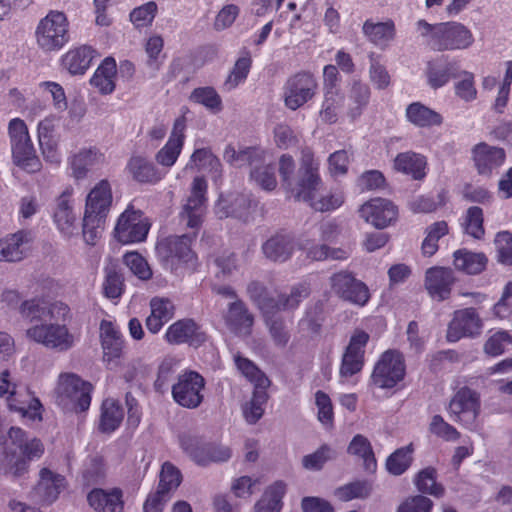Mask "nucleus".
I'll return each instance as SVG.
<instances>
[{
	"instance_id": "nucleus-60",
	"label": "nucleus",
	"mask_w": 512,
	"mask_h": 512,
	"mask_svg": "<svg viewBox=\"0 0 512 512\" xmlns=\"http://www.w3.org/2000/svg\"><path fill=\"white\" fill-rule=\"evenodd\" d=\"M123 263L141 280H149L153 273L146 259L138 252H127L123 256Z\"/></svg>"
},
{
	"instance_id": "nucleus-63",
	"label": "nucleus",
	"mask_w": 512,
	"mask_h": 512,
	"mask_svg": "<svg viewBox=\"0 0 512 512\" xmlns=\"http://www.w3.org/2000/svg\"><path fill=\"white\" fill-rule=\"evenodd\" d=\"M494 244L498 261L504 265H512V233L509 231L498 232Z\"/></svg>"
},
{
	"instance_id": "nucleus-18",
	"label": "nucleus",
	"mask_w": 512,
	"mask_h": 512,
	"mask_svg": "<svg viewBox=\"0 0 512 512\" xmlns=\"http://www.w3.org/2000/svg\"><path fill=\"white\" fill-rule=\"evenodd\" d=\"M53 221L58 230L66 237H71L78 230V217L73 207V189L66 188L55 200Z\"/></svg>"
},
{
	"instance_id": "nucleus-36",
	"label": "nucleus",
	"mask_w": 512,
	"mask_h": 512,
	"mask_svg": "<svg viewBox=\"0 0 512 512\" xmlns=\"http://www.w3.org/2000/svg\"><path fill=\"white\" fill-rule=\"evenodd\" d=\"M405 117L409 123L418 128L440 126L443 122V117L440 113L419 101L412 102L406 107Z\"/></svg>"
},
{
	"instance_id": "nucleus-24",
	"label": "nucleus",
	"mask_w": 512,
	"mask_h": 512,
	"mask_svg": "<svg viewBox=\"0 0 512 512\" xmlns=\"http://www.w3.org/2000/svg\"><path fill=\"white\" fill-rule=\"evenodd\" d=\"M29 230H19L0 239V262H19L26 256L27 245L31 242Z\"/></svg>"
},
{
	"instance_id": "nucleus-13",
	"label": "nucleus",
	"mask_w": 512,
	"mask_h": 512,
	"mask_svg": "<svg viewBox=\"0 0 512 512\" xmlns=\"http://www.w3.org/2000/svg\"><path fill=\"white\" fill-rule=\"evenodd\" d=\"M329 283L331 291L343 301L363 307L370 300L368 286L348 270L333 273Z\"/></svg>"
},
{
	"instance_id": "nucleus-29",
	"label": "nucleus",
	"mask_w": 512,
	"mask_h": 512,
	"mask_svg": "<svg viewBox=\"0 0 512 512\" xmlns=\"http://www.w3.org/2000/svg\"><path fill=\"white\" fill-rule=\"evenodd\" d=\"M126 169L136 182L142 184H156L164 176L153 162L140 155L132 156Z\"/></svg>"
},
{
	"instance_id": "nucleus-6",
	"label": "nucleus",
	"mask_w": 512,
	"mask_h": 512,
	"mask_svg": "<svg viewBox=\"0 0 512 512\" xmlns=\"http://www.w3.org/2000/svg\"><path fill=\"white\" fill-rule=\"evenodd\" d=\"M112 200L111 185L106 179L98 182L88 193L82 224L83 237L87 244H96L110 211Z\"/></svg>"
},
{
	"instance_id": "nucleus-37",
	"label": "nucleus",
	"mask_w": 512,
	"mask_h": 512,
	"mask_svg": "<svg viewBox=\"0 0 512 512\" xmlns=\"http://www.w3.org/2000/svg\"><path fill=\"white\" fill-rule=\"evenodd\" d=\"M117 75L116 61L112 57H106L95 70L90 79V84L103 95L111 94L116 87Z\"/></svg>"
},
{
	"instance_id": "nucleus-64",
	"label": "nucleus",
	"mask_w": 512,
	"mask_h": 512,
	"mask_svg": "<svg viewBox=\"0 0 512 512\" xmlns=\"http://www.w3.org/2000/svg\"><path fill=\"white\" fill-rule=\"evenodd\" d=\"M164 48V40L159 35H153L149 37L145 44V52L147 54V66L152 69L158 70L162 61L160 58H164L162 51Z\"/></svg>"
},
{
	"instance_id": "nucleus-5",
	"label": "nucleus",
	"mask_w": 512,
	"mask_h": 512,
	"mask_svg": "<svg viewBox=\"0 0 512 512\" xmlns=\"http://www.w3.org/2000/svg\"><path fill=\"white\" fill-rule=\"evenodd\" d=\"M7 435L8 442L4 449L6 462L4 473L18 478L28 472L31 461L43 456L45 447L39 438H28L26 431L20 427H11Z\"/></svg>"
},
{
	"instance_id": "nucleus-39",
	"label": "nucleus",
	"mask_w": 512,
	"mask_h": 512,
	"mask_svg": "<svg viewBox=\"0 0 512 512\" xmlns=\"http://www.w3.org/2000/svg\"><path fill=\"white\" fill-rule=\"evenodd\" d=\"M363 34L369 42L380 48H385L395 38L396 28L393 20L374 23L368 19L362 27Z\"/></svg>"
},
{
	"instance_id": "nucleus-11",
	"label": "nucleus",
	"mask_w": 512,
	"mask_h": 512,
	"mask_svg": "<svg viewBox=\"0 0 512 512\" xmlns=\"http://www.w3.org/2000/svg\"><path fill=\"white\" fill-rule=\"evenodd\" d=\"M179 442L183 451L195 463L202 466L212 462H225L230 459L232 454L229 447L204 442L202 438L191 434H182L179 437Z\"/></svg>"
},
{
	"instance_id": "nucleus-12",
	"label": "nucleus",
	"mask_w": 512,
	"mask_h": 512,
	"mask_svg": "<svg viewBox=\"0 0 512 512\" xmlns=\"http://www.w3.org/2000/svg\"><path fill=\"white\" fill-rule=\"evenodd\" d=\"M206 381L204 377L193 370L183 371L172 386L173 400L187 409L198 408L203 400Z\"/></svg>"
},
{
	"instance_id": "nucleus-9",
	"label": "nucleus",
	"mask_w": 512,
	"mask_h": 512,
	"mask_svg": "<svg viewBox=\"0 0 512 512\" xmlns=\"http://www.w3.org/2000/svg\"><path fill=\"white\" fill-rule=\"evenodd\" d=\"M406 375L403 354L395 349L383 352L376 362L371 374L372 382L379 388L391 389L401 382Z\"/></svg>"
},
{
	"instance_id": "nucleus-35",
	"label": "nucleus",
	"mask_w": 512,
	"mask_h": 512,
	"mask_svg": "<svg viewBox=\"0 0 512 512\" xmlns=\"http://www.w3.org/2000/svg\"><path fill=\"white\" fill-rule=\"evenodd\" d=\"M347 453L362 461L363 469L368 474H375L378 468L377 459L371 442L362 434H356L347 447Z\"/></svg>"
},
{
	"instance_id": "nucleus-23",
	"label": "nucleus",
	"mask_w": 512,
	"mask_h": 512,
	"mask_svg": "<svg viewBox=\"0 0 512 512\" xmlns=\"http://www.w3.org/2000/svg\"><path fill=\"white\" fill-rule=\"evenodd\" d=\"M150 314L145 320L147 330L158 334L174 318L176 306L168 297L155 296L149 301Z\"/></svg>"
},
{
	"instance_id": "nucleus-31",
	"label": "nucleus",
	"mask_w": 512,
	"mask_h": 512,
	"mask_svg": "<svg viewBox=\"0 0 512 512\" xmlns=\"http://www.w3.org/2000/svg\"><path fill=\"white\" fill-rule=\"evenodd\" d=\"M394 168L414 180H422L427 175V158L413 151L402 152L395 157Z\"/></svg>"
},
{
	"instance_id": "nucleus-46",
	"label": "nucleus",
	"mask_w": 512,
	"mask_h": 512,
	"mask_svg": "<svg viewBox=\"0 0 512 512\" xmlns=\"http://www.w3.org/2000/svg\"><path fill=\"white\" fill-rule=\"evenodd\" d=\"M285 493L286 484L283 481L274 482L256 503L255 512H280Z\"/></svg>"
},
{
	"instance_id": "nucleus-43",
	"label": "nucleus",
	"mask_w": 512,
	"mask_h": 512,
	"mask_svg": "<svg viewBox=\"0 0 512 512\" xmlns=\"http://www.w3.org/2000/svg\"><path fill=\"white\" fill-rule=\"evenodd\" d=\"M415 446L411 442L406 446L397 448L385 461V468L390 475H403L414 462Z\"/></svg>"
},
{
	"instance_id": "nucleus-34",
	"label": "nucleus",
	"mask_w": 512,
	"mask_h": 512,
	"mask_svg": "<svg viewBox=\"0 0 512 512\" xmlns=\"http://www.w3.org/2000/svg\"><path fill=\"white\" fill-rule=\"evenodd\" d=\"M262 251L266 258L271 261L285 262L293 254V238L289 234L277 233L263 243Z\"/></svg>"
},
{
	"instance_id": "nucleus-50",
	"label": "nucleus",
	"mask_w": 512,
	"mask_h": 512,
	"mask_svg": "<svg viewBox=\"0 0 512 512\" xmlns=\"http://www.w3.org/2000/svg\"><path fill=\"white\" fill-rule=\"evenodd\" d=\"M372 492V483L368 480H356L338 487L334 495L343 502L353 499H365Z\"/></svg>"
},
{
	"instance_id": "nucleus-27",
	"label": "nucleus",
	"mask_w": 512,
	"mask_h": 512,
	"mask_svg": "<svg viewBox=\"0 0 512 512\" xmlns=\"http://www.w3.org/2000/svg\"><path fill=\"white\" fill-rule=\"evenodd\" d=\"M224 320L230 330L237 334L249 335L254 324L253 314L249 312L246 304L240 299H236L228 305Z\"/></svg>"
},
{
	"instance_id": "nucleus-62",
	"label": "nucleus",
	"mask_w": 512,
	"mask_h": 512,
	"mask_svg": "<svg viewBox=\"0 0 512 512\" xmlns=\"http://www.w3.org/2000/svg\"><path fill=\"white\" fill-rule=\"evenodd\" d=\"M512 344V336L507 331H497L486 340L484 351L492 357L500 356L508 345Z\"/></svg>"
},
{
	"instance_id": "nucleus-49",
	"label": "nucleus",
	"mask_w": 512,
	"mask_h": 512,
	"mask_svg": "<svg viewBox=\"0 0 512 512\" xmlns=\"http://www.w3.org/2000/svg\"><path fill=\"white\" fill-rule=\"evenodd\" d=\"M186 169L207 170L209 172H219L221 163L219 158L210 148H198L190 156Z\"/></svg>"
},
{
	"instance_id": "nucleus-17",
	"label": "nucleus",
	"mask_w": 512,
	"mask_h": 512,
	"mask_svg": "<svg viewBox=\"0 0 512 512\" xmlns=\"http://www.w3.org/2000/svg\"><path fill=\"white\" fill-rule=\"evenodd\" d=\"M360 217L377 229H384L398 218V208L390 200L373 198L365 202L359 209Z\"/></svg>"
},
{
	"instance_id": "nucleus-58",
	"label": "nucleus",
	"mask_w": 512,
	"mask_h": 512,
	"mask_svg": "<svg viewBox=\"0 0 512 512\" xmlns=\"http://www.w3.org/2000/svg\"><path fill=\"white\" fill-rule=\"evenodd\" d=\"M183 148V144L168 139L165 145L155 154V161L160 166L170 169L176 164Z\"/></svg>"
},
{
	"instance_id": "nucleus-14",
	"label": "nucleus",
	"mask_w": 512,
	"mask_h": 512,
	"mask_svg": "<svg viewBox=\"0 0 512 512\" xmlns=\"http://www.w3.org/2000/svg\"><path fill=\"white\" fill-rule=\"evenodd\" d=\"M30 340L42 344L46 348L67 351L74 345V336L65 323H49L35 325L26 331Z\"/></svg>"
},
{
	"instance_id": "nucleus-55",
	"label": "nucleus",
	"mask_w": 512,
	"mask_h": 512,
	"mask_svg": "<svg viewBox=\"0 0 512 512\" xmlns=\"http://www.w3.org/2000/svg\"><path fill=\"white\" fill-rule=\"evenodd\" d=\"M457 79L454 84L455 95L465 102L474 101L477 98L474 74L460 69Z\"/></svg>"
},
{
	"instance_id": "nucleus-54",
	"label": "nucleus",
	"mask_w": 512,
	"mask_h": 512,
	"mask_svg": "<svg viewBox=\"0 0 512 512\" xmlns=\"http://www.w3.org/2000/svg\"><path fill=\"white\" fill-rule=\"evenodd\" d=\"M484 214L478 206L469 207L464 216V231L474 239H482L485 234Z\"/></svg>"
},
{
	"instance_id": "nucleus-1",
	"label": "nucleus",
	"mask_w": 512,
	"mask_h": 512,
	"mask_svg": "<svg viewBox=\"0 0 512 512\" xmlns=\"http://www.w3.org/2000/svg\"><path fill=\"white\" fill-rule=\"evenodd\" d=\"M208 205V183L204 176H196L191 184L189 195L179 212V220L192 231L183 235H171L157 244V252L162 261L172 271L191 268L197 264V255L192 249L204 223Z\"/></svg>"
},
{
	"instance_id": "nucleus-22",
	"label": "nucleus",
	"mask_w": 512,
	"mask_h": 512,
	"mask_svg": "<svg viewBox=\"0 0 512 512\" xmlns=\"http://www.w3.org/2000/svg\"><path fill=\"white\" fill-rule=\"evenodd\" d=\"M454 282L455 276L451 268L434 266L426 271L425 288L438 301L449 298Z\"/></svg>"
},
{
	"instance_id": "nucleus-57",
	"label": "nucleus",
	"mask_w": 512,
	"mask_h": 512,
	"mask_svg": "<svg viewBox=\"0 0 512 512\" xmlns=\"http://www.w3.org/2000/svg\"><path fill=\"white\" fill-rule=\"evenodd\" d=\"M315 405L317 407V419L326 428L334 425V409L330 396L324 391L315 393Z\"/></svg>"
},
{
	"instance_id": "nucleus-30",
	"label": "nucleus",
	"mask_w": 512,
	"mask_h": 512,
	"mask_svg": "<svg viewBox=\"0 0 512 512\" xmlns=\"http://www.w3.org/2000/svg\"><path fill=\"white\" fill-rule=\"evenodd\" d=\"M453 257L455 269L467 275L482 273L488 264V258L483 252H473L466 248L456 250Z\"/></svg>"
},
{
	"instance_id": "nucleus-41",
	"label": "nucleus",
	"mask_w": 512,
	"mask_h": 512,
	"mask_svg": "<svg viewBox=\"0 0 512 512\" xmlns=\"http://www.w3.org/2000/svg\"><path fill=\"white\" fill-rule=\"evenodd\" d=\"M123 418L124 410L120 402L113 398H107L101 405L98 429L102 433H112L120 427Z\"/></svg>"
},
{
	"instance_id": "nucleus-59",
	"label": "nucleus",
	"mask_w": 512,
	"mask_h": 512,
	"mask_svg": "<svg viewBox=\"0 0 512 512\" xmlns=\"http://www.w3.org/2000/svg\"><path fill=\"white\" fill-rule=\"evenodd\" d=\"M429 431L431 434L446 442L457 441L461 434L451 424L446 422L441 415H434L429 423Z\"/></svg>"
},
{
	"instance_id": "nucleus-19",
	"label": "nucleus",
	"mask_w": 512,
	"mask_h": 512,
	"mask_svg": "<svg viewBox=\"0 0 512 512\" xmlns=\"http://www.w3.org/2000/svg\"><path fill=\"white\" fill-rule=\"evenodd\" d=\"M482 322L475 308H466L454 313L448 325L447 341L457 342L463 337H473L481 333Z\"/></svg>"
},
{
	"instance_id": "nucleus-26",
	"label": "nucleus",
	"mask_w": 512,
	"mask_h": 512,
	"mask_svg": "<svg viewBox=\"0 0 512 512\" xmlns=\"http://www.w3.org/2000/svg\"><path fill=\"white\" fill-rule=\"evenodd\" d=\"M100 339L105 360L113 361L122 356L125 341L120 329L113 322L101 321Z\"/></svg>"
},
{
	"instance_id": "nucleus-33",
	"label": "nucleus",
	"mask_w": 512,
	"mask_h": 512,
	"mask_svg": "<svg viewBox=\"0 0 512 512\" xmlns=\"http://www.w3.org/2000/svg\"><path fill=\"white\" fill-rule=\"evenodd\" d=\"M450 413L455 415L454 421H460L461 415L470 413L475 419L479 411V398L476 392L468 387L459 389L449 404Z\"/></svg>"
},
{
	"instance_id": "nucleus-51",
	"label": "nucleus",
	"mask_w": 512,
	"mask_h": 512,
	"mask_svg": "<svg viewBox=\"0 0 512 512\" xmlns=\"http://www.w3.org/2000/svg\"><path fill=\"white\" fill-rule=\"evenodd\" d=\"M189 100L193 103L203 105L214 113L222 110V99L215 88L211 86L195 88L191 92Z\"/></svg>"
},
{
	"instance_id": "nucleus-10",
	"label": "nucleus",
	"mask_w": 512,
	"mask_h": 512,
	"mask_svg": "<svg viewBox=\"0 0 512 512\" xmlns=\"http://www.w3.org/2000/svg\"><path fill=\"white\" fill-rule=\"evenodd\" d=\"M318 90V83L313 73L300 71L290 76L283 86V99L285 106L295 111L310 100Z\"/></svg>"
},
{
	"instance_id": "nucleus-3",
	"label": "nucleus",
	"mask_w": 512,
	"mask_h": 512,
	"mask_svg": "<svg viewBox=\"0 0 512 512\" xmlns=\"http://www.w3.org/2000/svg\"><path fill=\"white\" fill-rule=\"evenodd\" d=\"M319 167L320 163L315 158L313 150L308 146L303 147L294 198L297 201L307 202L316 211L336 210L344 203L342 192L330 193L315 200V195L322 185Z\"/></svg>"
},
{
	"instance_id": "nucleus-16",
	"label": "nucleus",
	"mask_w": 512,
	"mask_h": 512,
	"mask_svg": "<svg viewBox=\"0 0 512 512\" xmlns=\"http://www.w3.org/2000/svg\"><path fill=\"white\" fill-rule=\"evenodd\" d=\"M164 340L170 345L187 344L198 347L206 341V335L201 326L192 318H182L166 329Z\"/></svg>"
},
{
	"instance_id": "nucleus-44",
	"label": "nucleus",
	"mask_w": 512,
	"mask_h": 512,
	"mask_svg": "<svg viewBox=\"0 0 512 512\" xmlns=\"http://www.w3.org/2000/svg\"><path fill=\"white\" fill-rule=\"evenodd\" d=\"M252 64L253 60L251 53L249 50L244 48L230 70L224 82V88L230 91L244 83L248 78Z\"/></svg>"
},
{
	"instance_id": "nucleus-45",
	"label": "nucleus",
	"mask_w": 512,
	"mask_h": 512,
	"mask_svg": "<svg viewBox=\"0 0 512 512\" xmlns=\"http://www.w3.org/2000/svg\"><path fill=\"white\" fill-rule=\"evenodd\" d=\"M102 291L111 300L119 299L125 292L124 277L117 264L111 263L104 268Z\"/></svg>"
},
{
	"instance_id": "nucleus-2",
	"label": "nucleus",
	"mask_w": 512,
	"mask_h": 512,
	"mask_svg": "<svg viewBox=\"0 0 512 512\" xmlns=\"http://www.w3.org/2000/svg\"><path fill=\"white\" fill-rule=\"evenodd\" d=\"M247 294L252 303L261 312L269 334L279 348H285L290 341V332L279 312L296 310L300 303L309 296L310 288L305 283L292 286L290 293L273 292L259 281H252L247 286Z\"/></svg>"
},
{
	"instance_id": "nucleus-53",
	"label": "nucleus",
	"mask_w": 512,
	"mask_h": 512,
	"mask_svg": "<svg viewBox=\"0 0 512 512\" xmlns=\"http://www.w3.org/2000/svg\"><path fill=\"white\" fill-rule=\"evenodd\" d=\"M370 100V88L367 84L355 82L350 92L349 115L352 119L359 117Z\"/></svg>"
},
{
	"instance_id": "nucleus-15",
	"label": "nucleus",
	"mask_w": 512,
	"mask_h": 512,
	"mask_svg": "<svg viewBox=\"0 0 512 512\" xmlns=\"http://www.w3.org/2000/svg\"><path fill=\"white\" fill-rule=\"evenodd\" d=\"M56 391L62 400L64 398L70 400L76 411L84 412L91 405L92 384L82 380L74 373L61 374Z\"/></svg>"
},
{
	"instance_id": "nucleus-32",
	"label": "nucleus",
	"mask_w": 512,
	"mask_h": 512,
	"mask_svg": "<svg viewBox=\"0 0 512 512\" xmlns=\"http://www.w3.org/2000/svg\"><path fill=\"white\" fill-rule=\"evenodd\" d=\"M39 475L40 479L36 486L37 493L42 496L44 503L51 504L65 488L66 479L48 468H42Z\"/></svg>"
},
{
	"instance_id": "nucleus-38",
	"label": "nucleus",
	"mask_w": 512,
	"mask_h": 512,
	"mask_svg": "<svg viewBox=\"0 0 512 512\" xmlns=\"http://www.w3.org/2000/svg\"><path fill=\"white\" fill-rule=\"evenodd\" d=\"M95 50L87 45L70 49L62 57V65L72 75H82L90 67Z\"/></svg>"
},
{
	"instance_id": "nucleus-4",
	"label": "nucleus",
	"mask_w": 512,
	"mask_h": 512,
	"mask_svg": "<svg viewBox=\"0 0 512 512\" xmlns=\"http://www.w3.org/2000/svg\"><path fill=\"white\" fill-rule=\"evenodd\" d=\"M416 26L425 45L435 52L466 50L474 43L472 31L457 21L430 24L420 19Z\"/></svg>"
},
{
	"instance_id": "nucleus-48",
	"label": "nucleus",
	"mask_w": 512,
	"mask_h": 512,
	"mask_svg": "<svg viewBox=\"0 0 512 512\" xmlns=\"http://www.w3.org/2000/svg\"><path fill=\"white\" fill-rule=\"evenodd\" d=\"M414 484L422 494L436 498L442 497L445 492L443 485L437 482V471L432 466L420 470L414 477Z\"/></svg>"
},
{
	"instance_id": "nucleus-40",
	"label": "nucleus",
	"mask_w": 512,
	"mask_h": 512,
	"mask_svg": "<svg viewBox=\"0 0 512 512\" xmlns=\"http://www.w3.org/2000/svg\"><path fill=\"white\" fill-rule=\"evenodd\" d=\"M11 156L13 163L27 173H37L42 169L32 141L11 146Z\"/></svg>"
},
{
	"instance_id": "nucleus-61",
	"label": "nucleus",
	"mask_w": 512,
	"mask_h": 512,
	"mask_svg": "<svg viewBox=\"0 0 512 512\" xmlns=\"http://www.w3.org/2000/svg\"><path fill=\"white\" fill-rule=\"evenodd\" d=\"M157 13V4L149 1L134 8L130 13V21L136 28H144L152 24Z\"/></svg>"
},
{
	"instance_id": "nucleus-20",
	"label": "nucleus",
	"mask_w": 512,
	"mask_h": 512,
	"mask_svg": "<svg viewBox=\"0 0 512 512\" xmlns=\"http://www.w3.org/2000/svg\"><path fill=\"white\" fill-rule=\"evenodd\" d=\"M460 70V62L442 55L427 62L425 75L428 85L433 89H439L449 83L451 79H457Z\"/></svg>"
},
{
	"instance_id": "nucleus-25",
	"label": "nucleus",
	"mask_w": 512,
	"mask_h": 512,
	"mask_svg": "<svg viewBox=\"0 0 512 512\" xmlns=\"http://www.w3.org/2000/svg\"><path fill=\"white\" fill-rule=\"evenodd\" d=\"M504 149L479 143L473 148V160L480 175H490L505 162Z\"/></svg>"
},
{
	"instance_id": "nucleus-42",
	"label": "nucleus",
	"mask_w": 512,
	"mask_h": 512,
	"mask_svg": "<svg viewBox=\"0 0 512 512\" xmlns=\"http://www.w3.org/2000/svg\"><path fill=\"white\" fill-rule=\"evenodd\" d=\"M104 161V155L97 148L82 149L70 158L72 174L76 179L86 177L88 171Z\"/></svg>"
},
{
	"instance_id": "nucleus-52",
	"label": "nucleus",
	"mask_w": 512,
	"mask_h": 512,
	"mask_svg": "<svg viewBox=\"0 0 512 512\" xmlns=\"http://www.w3.org/2000/svg\"><path fill=\"white\" fill-rule=\"evenodd\" d=\"M234 361L237 369L251 383H257L258 386L271 384L267 375L250 359L237 354L234 356Z\"/></svg>"
},
{
	"instance_id": "nucleus-21",
	"label": "nucleus",
	"mask_w": 512,
	"mask_h": 512,
	"mask_svg": "<svg viewBox=\"0 0 512 512\" xmlns=\"http://www.w3.org/2000/svg\"><path fill=\"white\" fill-rule=\"evenodd\" d=\"M149 228L137 212L126 210L117 221L115 234L123 244L138 243L146 239Z\"/></svg>"
},
{
	"instance_id": "nucleus-47",
	"label": "nucleus",
	"mask_w": 512,
	"mask_h": 512,
	"mask_svg": "<svg viewBox=\"0 0 512 512\" xmlns=\"http://www.w3.org/2000/svg\"><path fill=\"white\" fill-rule=\"evenodd\" d=\"M265 151L260 147H246L239 151L232 145H228L225 150L223 157L226 162L232 165H254L262 162Z\"/></svg>"
},
{
	"instance_id": "nucleus-28",
	"label": "nucleus",
	"mask_w": 512,
	"mask_h": 512,
	"mask_svg": "<svg viewBox=\"0 0 512 512\" xmlns=\"http://www.w3.org/2000/svg\"><path fill=\"white\" fill-rule=\"evenodd\" d=\"M87 501L97 512H124L123 494L118 488L110 492L95 488L88 493Z\"/></svg>"
},
{
	"instance_id": "nucleus-8",
	"label": "nucleus",
	"mask_w": 512,
	"mask_h": 512,
	"mask_svg": "<svg viewBox=\"0 0 512 512\" xmlns=\"http://www.w3.org/2000/svg\"><path fill=\"white\" fill-rule=\"evenodd\" d=\"M37 45L45 52L59 51L70 40L69 22L65 13L51 10L35 30Z\"/></svg>"
},
{
	"instance_id": "nucleus-56",
	"label": "nucleus",
	"mask_w": 512,
	"mask_h": 512,
	"mask_svg": "<svg viewBox=\"0 0 512 512\" xmlns=\"http://www.w3.org/2000/svg\"><path fill=\"white\" fill-rule=\"evenodd\" d=\"M181 481L182 475L180 470L168 461L163 463L157 488L169 496L172 490L178 488V486L181 484Z\"/></svg>"
},
{
	"instance_id": "nucleus-7",
	"label": "nucleus",
	"mask_w": 512,
	"mask_h": 512,
	"mask_svg": "<svg viewBox=\"0 0 512 512\" xmlns=\"http://www.w3.org/2000/svg\"><path fill=\"white\" fill-rule=\"evenodd\" d=\"M341 226L335 220L322 222L319 226L320 240L323 242L317 244L314 239H301L299 249L304 251L306 257L312 261L346 260L350 252L341 247H330L327 243H335L341 234Z\"/></svg>"
}]
</instances>
